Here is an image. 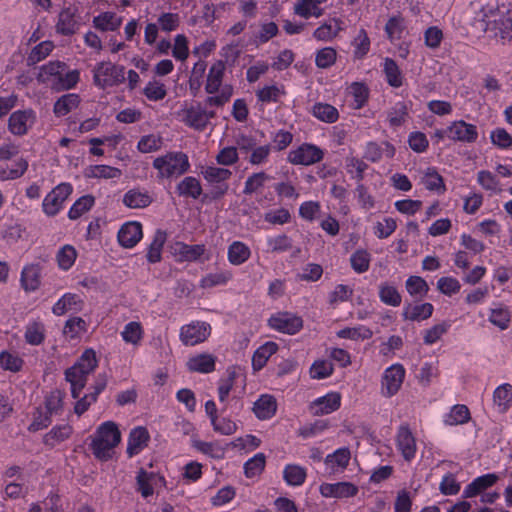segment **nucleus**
<instances>
[{
  "label": "nucleus",
  "instance_id": "f257e3e1",
  "mask_svg": "<svg viewBox=\"0 0 512 512\" xmlns=\"http://www.w3.org/2000/svg\"><path fill=\"white\" fill-rule=\"evenodd\" d=\"M120 441L121 433L117 425L112 421H107L98 427L96 437L92 440L90 448L97 459L107 461L112 457V449Z\"/></svg>",
  "mask_w": 512,
  "mask_h": 512
},
{
  "label": "nucleus",
  "instance_id": "f03ea898",
  "mask_svg": "<svg viewBox=\"0 0 512 512\" xmlns=\"http://www.w3.org/2000/svg\"><path fill=\"white\" fill-rule=\"evenodd\" d=\"M153 166L162 177H178L188 170L189 161L187 155L182 152L168 153L156 158Z\"/></svg>",
  "mask_w": 512,
  "mask_h": 512
},
{
  "label": "nucleus",
  "instance_id": "7ed1b4c3",
  "mask_svg": "<svg viewBox=\"0 0 512 512\" xmlns=\"http://www.w3.org/2000/svg\"><path fill=\"white\" fill-rule=\"evenodd\" d=\"M93 72L94 84L102 89L118 85L125 81V68L110 62L98 63Z\"/></svg>",
  "mask_w": 512,
  "mask_h": 512
},
{
  "label": "nucleus",
  "instance_id": "20e7f679",
  "mask_svg": "<svg viewBox=\"0 0 512 512\" xmlns=\"http://www.w3.org/2000/svg\"><path fill=\"white\" fill-rule=\"evenodd\" d=\"M485 31L503 42L512 40V11L498 14L486 22Z\"/></svg>",
  "mask_w": 512,
  "mask_h": 512
},
{
  "label": "nucleus",
  "instance_id": "39448f33",
  "mask_svg": "<svg viewBox=\"0 0 512 512\" xmlns=\"http://www.w3.org/2000/svg\"><path fill=\"white\" fill-rule=\"evenodd\" d=\"M323 157L322 149L313 144L303 143L289 152L288 161L294 165L308 166L320 162Z\"/></svg>",
  "mask_w": 512,
  "mask_h": 512
},
{
  "label": "nucleus",
  "instance_id": "423d86ee",
  "mask_svg": "<svg viewBox=\"0 0 512 512\" xmlns=\"http://www.w3.org/2000/svg\"><path fill=\"white\" fill-rule=\"evenodd\" d=\"M178 115L189 127L196 130H203L208 123V119L214 117L215 113L214 111H206L200 104H197L196 106L191 105L183 108Z\"/></svg>",
  "mask_w": 512,
  "mask_h": 512
},
{
  "label": "nucleus",
  "instance_id": "0eeeda50",
  "mask_svg": "<svg viewBox=\"0 0 512 512\" xmlns=\"http://www.w3.org/2000/svg\"><path fill=\"white\" fill-rule=\"evenodd\" d=\"M71 193L72 186L69 183H61L56 186L43 200L44 212L49 216L57 214Z\"/></svg>",
  "mask_w": 512,
  "mask_h": 512
},
{
  "label": "nucleus",
  "instance_id": "6e6552de",
  "mask_svg": "<svg viewBox=\"0 0 512 512\" xmlns=\"http://www.w3.org/2000/svg\"><path fill=\"white\" fill-rule=\"evenodd\" d=\"M448 138L463 143H474L478 139V129L474 124L457 120L448 127Z\"/></svg>",
  "mask_w": 512,
  "mask_h": 512
},
{
  "label": "nucleus",
  "instance_id": "1a4fd4ad",
  "mask_svg": "<svg viewBox=\"0 0 512 512\" xmlns=\"http://www.w3.org/2000/svg\"><path fill=\"white\" fill-rule=\"evenodd\" d=\"M97 367L96 353L93 349H86L77 362L66 369L65 376L74 378L75 375L88 378V375Z\"/></svg>",
  "mask_w": 512,
  "mask_h": 512
},
{
  "label": "nucleus",
  "instance_id": "9d476101",
  "mask_svg": "<svg viewBox=\"0 0 512 512\" xmlns=\"http://www.w3.org/2000/svg\"><path fill=\"white\" fill-rule=\"evenodd\" d=\"M405 376V369L400 364L390 366L385 370L382 380L383 393L391 397L400 389Z\"/></svg>",
  "mask_w": 512,
  "mask_h": 512
},
{
  "label": "nucleus",
  "instance_id": "9b49d317",
  "mask_svg": "<svg viewBox=\"0 0 512 512\" xmlns=\"http://www.w3.org/2000/svg\"><path fill=\"white\" fill-rule=\"evenodd\" d=\"M269 326L283 333L293 335L303 327V320L289 313H279L268 320Z\"/></svg>",
  "mask_w": 512,
  "mask_h": 512
},
{
  "label": "nucleus",
  "instance_id": "f8f14e48",
  "mask_svg": "<svg viewBox=\"0 0 512 512\" xmlns=\"http://www.w3.org/2000/svg\"><path fill=\"white\" fill-rule=\"evenodd\" d=\"M319 490L326 498H349L358 493V487L350 482L323 483Z\"/></svg>",
  "mask_w": 512,
  "mask_h": 512
},
{
  "label": "nucleus",
  "instance_id": "ddd939ff",
  "mask_svg": "<svg viewBox=\"0 0 512 512\" xmlns=\"http://www.w3.org/2000/svg\"><path fill=\"white\" fill-rule=\"evenodd\" d=\"M209 335V326L205 323H193L181 328L180 338L185 345H196Z\"/></svg>",
  "mask_w": 512,
  "mask_h": 512
},
{
  "label": "nucleus",
  "instance_id": "4468645a",
  "mask_svg": "<svg viewBox=\"0 0 512 512\" xmlns=\"http://www.w3.org/2000/svg\"><path fill=\"white\" fill-rule=\"evenodd\" d=\"M397 447L406 461H411L416 453V441L407 425L399 427L397 433Z\"/></svg>",
  "mask_w": 512,
  "mask_h": 512
},
{
  "label": "nucleus",
  "instance_id": "2eb2a0df",
  "mask_svg": "<svg viewBox=\"0 0 512 512\" xmlns=\"http://www.w3.org/2000/svg\"><path fill=\"white\" fill-rule=\"evenodd\" d=\"M204 178L211 186V189L205 193V198L217 199L223 193L222 186L224 185V169L216 167H207L204 171Z\"/></svg>",
  "mask_w": 512,
  "mask_h": 512
},
{
  "label": "nucleus",
  "instance_id": "dca6fc26",
  "mask_svg": "<svg viewBox=\"0 0 512 512\" xmlns=\"http://www.w3.org/2000/svg\"><path fill=\"white\" fill-rule=\"evenodd\" d=\"M142 226L138 222L124 224L118 232L119 244L125 248L134 247L142 238Z\"/></svg>",
  "mask_w": 512,
  "mask_h": 512
},
{
  "label": "nucleus",
  "instance_id": "f3484780",
  "mask_svg": "<svg viewBox=\"0 0 512 512\" xmlns=\"http://www.w3.org/2000/svg\"><path fill=\"white\" fill-rule=\"evenodd\" d=\"M150 440V435L145 427L138 426L131 430L128 438L127 454L133 457L144 449Z\"/></svg>",
  "mask_w": 512,
  "mask_h": 512
},
{
  "label": "nucleus",
  "instance_id": "a211bd4d",
  "mask_svg": "<svg viewBox=\"0 0 512 512\" xmlns=\"http://www.w3.org/2000/svg\"><path fill=\"white\" fill-rule=\"evenodd\" d=\"M498 481V476L494 473L485 474L475 478L468 484L463 491V498H473L484 490L492 487Z\"/></svg>",
  "mask_w": 512,
  "mask_h": 512
},
{
  "label": "nucleus",
  "instance_id": "6ab92c4d",
  "mask_svg": "<svg viewBox=\"0 0 512 512\" xmlns=\"http://www.w3.org/2000/svg\"><path fill=\"white\" fill-rule=\"evenodd\" d=\"M76 9L73 7L64 8L58 16L56 30L62 35H73L77 28L78 22L75 19Z\"/></svg>",
  "mask_w": 512,
  "mask_h": 512
},
{
  "label": "nucleus",
  "instance_id": "aec40b11",
  "mask_svg": "<svg viewBox=\"0 0 512 512\" xmlns=\"http://www.w3.org/2000/svg\"><path fill=\"white\" fill-rule=\"evenodd\" d=\"M434 307L431 303H423L418 305L407 304L402 311L404 320L422 321L430 318L433 314Z\"/></svg>",
  "mask_w": 512,
  "mask_h": 512
},
{
  "label": "nucleus",
  "instance_id": "412c9836",
  "mask_svg": "<svg viewBox=\"0 0 512 512\" xmlns=\"http://www.w3.org/2000/svg\"><path fill=\"white\" fill-rule=\"evenodd\" d=\"M277 410L276 399L268 394L260 396L254 403L253 411L255 415L262 420L273 417Z\"/></svg>",
  "mask_w": 512,
  "mask_h": 512
},
{
  "label": "nucleus",
  "instance_id": "4be33fe9",
  "mask_svg": "<svg viewBox=\"0 0 512 512\" xmlns=\"http://www.w3.org/2000/svg\"><path fill=\"white\" fill-rule=\"evenodd\" d=\"M341 404L339 393H329L313 402L314 414L324 415L336 411Z\"/></svg>",
  "mask_w": 512,
  "mask_h": 512
},
{
  "label": "nucleus",
  "instance_id": "5701e85b",
  "mask_svg": "<svg viewBox=\"0 0 512 512\" xmlns=\"http://www.w3.org/2000/svg\"><path fill=\"white\" fill-rule=\"evenodd\" d=\"M278 345L274 342H266L260 346L253 354L252 366L256 371L261 370L267 363L268 359L276 353Z\"/></svg>",
  "mask_w": 512,
  "mask_h": 512
},
{
  "label": "nucleus",
  "instance_id": "b1692460",
  "mask_svg": "<svg viewBox=\"0 0 512 512\" xmlns=\"http://www.w3.org/2000/svg\"><path fill=\"white\" fill-rule=\"evenodd\" d=\"M82 304L78 295L67 293L55 303L52 311L55 315H63L69 310L80 311Z\"/></svg>",
  "mask_w": 512,
  "mask_h": 512
},
{
  "label": "nucleus",
  "instance_id": "393cba45",
  "mask_svg": "<svg viewBox=\"0 0 512 512\" xmlns=\"http://www.w3.org/2000/svg\"><path fill=\"white\" fill-rule=\"evenodd\" d=\"M224 75V61H217L209 70L205 90L208 94L219 91Z\"/></svg>",
  "mask_w": 512,
  "mask_h": 512
},
{
  "label": "nucleus",
  "instance_id": "a878e982",
  "mask_svg": "<svg viewBox=\"0 0 512 512\" xmlns=\"http://www.w3.org/2000/svg\"><path fill=\"white\" fill-rule=\"evenodd\" d=\"M312 115L325 123H335L339 118L338 110L328 103H315L311 110Z\"/></svg>",
  "mask_w": 512,
  "mask_h": 512
},
{
  "label": "nucleus",
  "instance_id": "bb28decb",
  "mask_svg": "<svg viewBox=\"0 0 512 512\" xmlns=\"http://www.w3.org/2000/svg\"><path fill=\"white\" fill-rule=\"evenodd\" d=\"M40 266L31 264L24 267L21 274V284L26 291H34L40 285Z\"/></svg>",
  "mask_w": 512,
  "mask_h": 512
},
{
  "label": "nucleus",
  "instance_id": "cd10ccee",
  "mask_svg": "<svg viewBox=\"0 0 512 512\" xmlns=\"http://www.w3.org/2000/svg\"><path fill=\"white\" fill-rule=\"evenodd\" d=\"M33 118L32 111H16L9 117V130L15 135H24L27 132V121Z\"/></svg>",
  "mask_w": 512,
  "mask_h": 512
},
{
  "label": "nucleus",
  "instance_id": "c85d7f7f",
  "mask_svg": "<svg viewBox=\"0 0 512 512\" xmlns=\"http://www.w3.org/2000/svg\"><path fill=\"white\" fill-rule=\"evenodd\" d=\"M227 255L231 264L241 265L249 259L251 251L250 248L243 242L234 241L228 247Z\"/></svg>",
  "mask_w": 512,
  "mask_h": 512
},
{
  "label": "nucleus",
  "instance_id": "c756f323",
  "mask_svg": "<svg viewBox=\"0 0 512 512\" xmlns=\"http://www.w3.org/2000/svg\"><path fill=\"white\" fill-rule=\"evenodd\" d=\"M493 401L500 413H505L512 404V386L503 384L497 387L493 393Z\"/></svg>",
  "mask_w": 512,
  "mask_h": 512
},
{
  "label": "nucleus",
  "instance_id": "7c9ffc66",
  "mask_svg": "<svg viewBox=\"0 0 512 512\" xmlns=\"http://www.w3.org/2000/svg\"><path fill=\"white\" fill-rule=\"evenodd\" d=\"M122 23V19L113 12H104L94 17L93 24L95 28L101 31H115Z\"/></svg>",
  "mask_w": 512,
  "mask_h": 512
},
{
  "label": "nucleus",
  "instance_id": "2f4dec72",
  "mask_svg": "<svg viewBox=\"0 0 512 512\" xmlns=\"http://www.w3.org/2000/svg\"><path fill=\"white\" fill-rule=\"evenodd\" d=\"M379 298L382 303L392 307H398L401 304L402 297L397 288L387 282L379 285Z\"/></svg>",
  "mask_w": 512,
  "mask_h": 512
},
{
  "label": "nucleus",
  "instance_id": "473e14b6",
  "mask_svg": "<svg viewBox=\"0 0 512 512\" xmlns=\"http://www.w3.org/2000/svg\"><path fill=\"white\" fill-rule=\"evenodd\" d=\"M123 203L133 209L145 208L152 203V197L147 193L131 189L124 195Z\"/></svg>",
  "mask_w": 512,
  "mask_h": 512
},
{
  "label": "nucleus",
  "instance_id": "72a5a7b5",
  "mask_svg": "<svg viewBox=\"0 0 512 512\" xmlns=\"http://www.w3.org/2000/svg\"><path fill=\"white\" fill-rule=\"evenodd\" d=\"M188 369L192 372L210 373L215 368V360L207 354H200L190 358L187 362Z\"/></svg>",
  "mask_w": 512,
  "mask_h": 512
},
{
  "label": "nucleus",
  "instance_id": "f704fd0d",
  "mask_svg": "<svg viewBox=\"0 0 512 512\" xmlns=\"http://www.w3.org/2000/svg\"><path fill=\"white\" fill-rule=\"evenodd\" d=\"M177 192L181 196L197 199L202 194V187L195 177L188 176L177 185Z\"/></svg>",
  "mask_w": 512,
  "mask_h": 512
},
{
  "label": "nucleus",
  "instance_id": "c9c22d12",
  "mask_svg": "<svg viewBox=\"0 0 512 512\" xmlns=\"http://www.w3.org/2000/svg\"><path fill=\"white\" fill-rule=\"evenodd\" d=\"M306 476L305 468L296 464L286 465L283 471V478L290 486L302 485L305 482Z\"/></svg>",
  "mask_w": 512,
  "mask_h": 512
},
{
  "label": "nucleus",
  "instance_id": "e433bc0d",
  "mask_svg": "<svg viewBox=\"0 0 512 512\" xmlns=\"http://www.w3.org/2000/svg\"><path fill=\"white\" fill-rule=\"evenodd\" d=\"M80 97L77 94H65L61 96L54 104V113L56 116H65L72 109L78 107Z\"/></svg>",
  "mask_w": 512,
  "mask_h": 512
},
{
  "label": "nucleus",
  "instance_id": "4c0bfd02",
  "mask_svg": "<svg viewBox=\"0 0 512 512\" xmlns=\"http://www.w3.org/2000/svg\"><path fill=\"white\" fill-rule=\"evenodd\" d=\"M405 286L407 292L418 300H422L426 297L429 291L427 282L420 276H410L406 280Z\"/></svg>",
  "mask_w": 512,
  "mask_h": 512
},
{
  "label": "nucleus",
  "instance_id": "58836bf2",
  "mask_svg": "<svg viewBox=\"0 0 512 512\" xmlns=\"http://www.w3.org/2000/svg\"><path fill=\"white\" fill-rule=\"evenodd\" d=\"M166 232L157 230L155 232L153 241L149 245L146 258L149 263H157L161 260V251L166 241Z\"/></svg>",
  "mask_w": 512,
  "mask_h": 512
},
{
  "label": "nucleus",
  "instance_id": "ea45409f",
  "mask_svg": "<svg viewBox=\"0 0 512 512\" xmlns=\"http://www.w3.org/2000/svg\"><path fill=\"white\" fill-rule=\"evenodd\" d=\"M422 183L425 188L430 191L443 193L446 190L443 177L436 171L435 168L427 169L422 178Z\"/></svg>",
  "mask_w": 512,
  "mask_h": 512
},
{
  "label": "nucleus",
  "instance_id": "a19ab883",
  "mask_svg": "<svg viewBox=\"0 0 512 512\" xmlns=\"http://www.w3.org/2000/svg\"><path fill=\"white\" fill-rule=\"evenodd\" d=\"M204 252L201 245H187L181 242L175 244L174 253L179 255L180 260L193 261L198 259Z\"/></svg>",
  "mask_w": 512,
  "mask_h": 512
},
{
  "label": "nucleus",
  "instance_id": "79ce46f5",
  "mask_svg": "<svg viewBox=\"0 0 512 512\" xmlns=\"http://www.w3.org/2000/svg\"><path fill=\"white\" fill-rule=\"evenodd\" d=\"M384 73L388 84L392 87L398 88L403 84L402 73L397 63L391 59L386 58L384 62Z\"/></svg>",
  "mask_w": 512,
  "mask_h": 512
},
{
  "label": "nucleus",
  "instance_id": "37998d69",
  "mask_svg": "<svg viewBox=\"0 0 512 512\" xmlns=\"http://www.w3.org/2000/svg\"><path fill=\"white\" fill-rule=\"evenodd\" d=\"M373 335L371 329L365 326L358 327H346L337 332V336L342 339H351V340H367L370 339Z\"/></svg>",
  "mask_w": 512,
  "mask_h": 512
},
{
  "label": "nucleus",
  "instance_id": "c03bdc74",
  "mask_svg": "<svg viewBox=\"0 0 512 512\" xmlns=\"http://www.w3.org/2000/svg\"><path fill=\"white\" fill-rule=\"evenodd\" d=\"M95 198L92 195H84L80 197L71 207L68 213V217L71 220L78 219L86 211L90 210L94 205Z\"/></svg>",
  "mask_w": 512,
  "mask_h": 512
},
{
  "label": "nucleus",
  "instance_id": "a18cd8bd",
  "mask_svg": "<svg viewBox=\"0 0 512 512\" xmlns=\"http://www.w3.org/2000/svg\"><path fill=\"white\" fill-rule=\"evenodd\" d=\"M260 439L253 435L239 437L230 443H226V449L231 448L237 451H251L260 445Z\"/></svg>",
  "mask_w": 512,
  "mask_h": 512
},
{
  "label": "nucleus",
  "instance_id": "49530a36",
  "mask_svg": "<svg viewBox=\"0 0 512 512\" xmlns=\"http://www.w3.org/2000/svg\"><path fill=\"white\" fill-rule=\"evenodd\" d=\"M85 175L89 178H116L121 175V171L118 168H114L108 165H92L90 166Z\"/></svg>",
  "mask_w": 512,
  "mask_h": 512
},
{
  "label": "nucleus",
  "instance_id": "de8ad7c7",
  "mask_svg": "<svg viewBox=\"0 0 512 512\" xmlns=\"http://www.w3.org/2000/svg\"><path fill=\"white\" fill-rule=\"evenodd\" d=\"M72 433L71 426L65 424L62 426L54 427L50 432L44 436V444L54 446L56 442L64 441L69 438Z\"/></svg>",
  "mask_w": 512,
  "mask_h": 512
},
{
  "label": "nucleus",
  "instance_id": "09e8293b",
  "mask_svg": "<svg viewBox=\"0 0 512 512\" xmlns=\"http://www.w3.org/2000/svg\"><path fill=\"white\" fill-rule=\"evenodd\" d=\"M54 45L51 41H43L40 44L36 45L32 51L30 52L27 58V65L33 66L39 61L43 60L47 57L50 52L53 50Z\"/></svg>",
  "mask_w": 512,
  "mask_h": 512
},
{
  "label": "nucleus",
  "instance_id": "8fccbe9b",
  "mask_svg": "<svg viewBox=\"0 0 512 512\" xmlns=\"http://www.w3.org/2000/svg\"><path fill=\"white\" fill-rule=\"evenodd\" d=\"M266 458L263 453H257L244 464V473L247 478L259 475L265 468Z\"/></svg>",
  "mask_w": 512,
  "mask_h": 512
},
{
  "label": "nucleus",
  "instance_id": "3c124183",
  "mask_svg": "<svg viewBox=\"0 0 512 512\" xmlns=\"http://www.w3.org/2000/svg\"><path fill=\"white\" fill-rule=\"evenodd\" d=\"M294 12L308 19L311 16L320 17L323 15V9L310 1L298 0L294 7Z\"/></svg>",
  "mask_w": 512,
  "mask_h": 512
},
{
  "label": "nucleus",
  "instance_id": "603ef678",
  "mask_svg": "<svg viewBox=\"0 0 512 512\" xmlns=\"http://www.w3.org/2000/svg\"><path fill=\"white\" fill-rule=\"evenodd\" d=\"M353 270L357 273H364L369 269L370 254L366 250H357L350 257Z\"/></svg>",
  "mask_w": 512,
  "mask_h": 512
},
{
  "label": "nucleus",
  "instance_id": "864d4df0",
  "mask_svg": "<svg viewBox=\"0 0 512 512\" xmlns=\"http://www.w3.org/2000/svg\"><path fill=\"white\" fill-rule=\"evenodd\" d=\"M470 419V412L467 406L457 404L453 406L447 416L446 423L449 425L464 424Z\"/></svg>",
  "mask_w": 512,
  "mask_h": 512
},
{
  "label": "nucleus",
  "instance_id": "5fc2aeb1",
  "mask_svg": "<svg viewBox=\"0 0 512 512\" xmlns=\"http://www.w3.org/2000/svg\"><path fill=\"white\" fill-rule=\"evenodd\" d=\"M337 52L332 47H325L316 53L315 63L318 68L326 69L336 61Z\"/></svg>",
  "mask_w": 512,
  "mask_h": 512
},
{
  "label": "nucleus",
  "instance_id": "6e6d98bb",
  "mask_svg": "<svg viewBox=\"0 0 512 512\" xmlns=\"http://www.w3.org/2000/svg\"><path fill=\"white\" fill-rule=\"evenodd\" d=\"M271 179L272 177L265 172L254 173L247 178L243 192L245 194H252L261 188L266 181Z\"/></svg>",
  "mask_w": 512,
  "mask_h": 512
},
{
  "label": "nucleus",
  "instance_id": "4d7b16f0",
  "mask_svg": "<svg viewBox=\"0 0 512 512\" xmlns=\"http://www.w3.org/2000/svg\"><path fill=\"white\" fill-rule=\"evenodd\" d=\"M350 460V451L348 448L337 449L334 453L327 455L325 458L326 464H331L332 467L346 468Z\"/></svg>",
  "mask_w": 512,
  "mask_h": 512
},
{
  "label": "nucleus",
  "instance_id": "13d9d810",
  "mask_svg": "<svg viewBox=\"0 0 512 512\" xmlns=\"http://www.w3.org/2000/svg\"><path fill=\"white\" fill-rule=\"evenodd\" d=\"M23 365V360L7 351H3L0 353V367L4 370H9L12 372H18L21 370Z\"/></svg>",
  "mask_w": 512,
  "mask_h": 512
},
{
  "label": "nucleus",
  "instance_id": "bf43d9fd",
  "mask_svg": "<svg viewBox=\"0 0 512 512\" xmlns=\"http://www.w3.org/2000/svg\"><path fill=\"white\" fill-rule=\"evenodd\" d=\"M77 252L73 246L66 245L61 248L57 254V260L60 268L68 270L75 262Z\"/></svg>",
  "mask_w": 512,
  "mask_h": 512
},
{
  "label": "nucleus",
  "instance_id": "052dcab7",
  "mask_svg": "<svg viewBox=\"0 0 512 512\" xmlns=\"http://www.w3.org/2000/svg\"><path fill=\"white\" fill-rule=\"evenodd\" d=\"M193 446L212 458H222L224 456V448L217 442L194 441Z\"/></svg>",
  "mask_w": 512,
  "mask_h": 512
},
{
  "label": "nucleus",
  "instance_id": "680f3d73",
  "mask_svg": "<svg viewBox=\"0 0 512 512\" xmlns=\"http://www.w3.org/2000/svg\"><path fill=\"white\" fill-rule=\"evenodd\" d=\"M489 321L499 327L501 330L508 328L510 323V312L506 308H496L491 310Z\"/></svg>",
  "mask_w": 512,
  "mask_h": 512
},
{
  "label": "nucleus",
  "instance_id": "e2e57ef3",
  "mask_svg": "<svg viewBox=\"0 0 512 512\" xmlns=\"http://www.w3.org/2000/svg\"><path fill=\"white\" fill-rule=\"evenodd\" d=\"M449 328L450 323L446 321L434 325L433 327L425 331L424 343L427 345L434 344L441 338L442 335H444L448 331Z\"/></svg>",
  "mask_w": 512,
  "mask_h": 512
},
{
  "label": "nucleus",
  "instance_id": "0e129e2a",
  "mask_svg": "<svg viewBox=\"0 0 512 512\" xmlns=\"http://www.w3.org/2000/svg\"><path fill=\"white\" fill-rule=\"evenodd\" d=\"M408 115V109L404 102H399L396 106L389 112L388 121L390 126L399 127L404 121L405 117Z\"/></svg>",
  "mask_w": 512,
  "mask_h": 512
},
{
  "label": "nucleus",
  "instance_id": "69168bd1",
  "mask_svg": "<svg viewBox=\"0 0 512 512\" xmlns=\"http://www.w3.org/2000/svg\"><path fill=\"white\" fill-rule=\"evenodd\" d=\"M332 372L333 365L327 360H317L312 364L310 368L311 377L314 379L326 378L330 376Z\"/></svg>",
  "mask_w": 512,
  "mask_h": 512
},
{
  "label": "nucleus",
  "instance_id": "338daca9",
  "mask_svg": "<svg viewBox=\"0 0 512 512\" xmlns=\"http://www.w3.org/2000/svg\"><path fill=\"white\" fill-rule=\"evenodd\" d=\"M404 30V19L401 16H393L389 18L385 25V31L389 39H400Z\"/></svg>",
  "mask_w": 512,
  "mask_h": 512
},
{
  "label": "nucleus",
  "instance_id": "774afa93",
  "mask_svg": "<svg viewBox=\"0 0 512 512\" xmlns=\"http://www.w3.org/2000/svg\"><path fill=\"white\" fill-rule=\"evenodd\" d=\"M490 138L492 143L501 149H507L512 146V137L504 128L493 130Z\"/></svg>",
  "mask_w": 512,
  "mask_h": 512
}]
</instances>
